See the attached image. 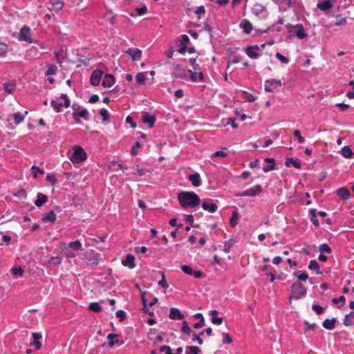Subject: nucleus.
Here are the masks:
<instances>
[{"label": "nucleus", "instance_id": "obj_1", "mask_svg": "<svg viewBox=\"0 0 354 354\" xmlns=\"http://www.w3.org/2000/svg\"><path fill=\"white\" fill-rule=\"evenodd\" d=\"M177 198L179 204L184 209L194 208L201 203L200 197L192 192H180Z\"/></svg>", "mask_w": 354, "mask_h": 354}, {"label": "nucleus", "instance_id": "obj_2", "mask_svg": "<svg viewBox=\"0 0 354 354\" xmlns=\"http://www.w3.org/2000/svg\"><path fill=\"white\" fill-rule=\"evenodd\" d=\"M307 293L306 288L300 283H294L291 286V295L289 300L292 299H299L306 297Z\"/></svg>", "mask_w": 354, "mask_h": 354}, {"label": "nucleus", "instance_id": "obj_3", "mask_svg": "<svg viewBox=\"0 0 354 354\" xmlns=\"http://www.w3.org/2000/svg\"><path fill=\"white\" fill-rule=\"evenodd\" d=\"M252 12L256 17L260 19H265L268 15L266 6L259 3H255L253 5Z\"/></svg>", "mask_w": 354, "mask_h": 354}, {"label": "nucleus", "instance_id": "obj_4", "mask_svg": "<svg viewBox=\"0 0 354 354\" xmlns=\"http://www.w3.org/2000/svg\"><path fill=\"white\" fill-rule=\"evenodd\" d=\"M189 73H192V71L185 70L179 65H175L172 69V76L174 79H187Z\"/></svg>", "mask_w": 354, "mask_h": 354}, {"label": "nucleus", "instance_id": "obj_5", "mask_svg": "<svg viewBox=\"0 0 354 354\" xmlns=\"http://www.w3.org/2000/svg\"><path fill=\"white\" fill-rule=\"evenodd\" d=\"M86 159V153L82 147H75L74 152L71 158L73 162H80Z\"/></svg>", "mask_w": 354, "mask_h": 354}, {"label": "nucleus", "instance_id": "obj_6", "mask_svg": "<svg viewBox=\"0 0 354 354\" xmlns=\"http://www.w3.org/2000/svg\"><path fill=\"white\" fill-rule=\"evenodd\" d=\"M73 109L74 111L73 113V118L76 123L78 124L80 122V118H84L86 121H88L89 120V113L86 109H84L81 111H78L75 108V104L73 105Z\"/></svg>", "mask_w": 354, "mask_h": 354}, {"label": "nucleus", "instance_id": "obj_7", "mask_svg": "<svg viewBox=\"0 0 354 354\" xmlns=\"http://www.w3.org/2000/svg\"><path fill=\"white\" fill-rule=\"evenodd\" d=\"M281 86V82L278 80L272 79L265 82V91L273 93L277 91V88Z\"/></svg>", "mask_w": 354, "mask_h": 354}, {"label": "nucleus", "instance_id": "obj_8", "mask_svg": "<svg viewBox=\"0 0 354 354\" xmlns=\"http://www.w3.org/2000/svg\"><path fill=\"white\" fill-rule=\"evenodd\" d=\"M19 40L26 41L30 44L32 43V39L30 35V28L28 26H24L21 28L19 34Z\"/></svg>", "mask_w": 354, "mask_h": 354}, {"label": "nucleus", "instance_id": "obj_9", "mask_svg": "<svg viewBox=\"0 0 354 354\" xmlns=\"http://www.w3.org/2000/svg\"><path fill=\"white\" fill-rule=\"evenodd\" d=\"M103 75V71L97 69L92 72L91 78H90V82L93 86H97L99 85L100 80L102 79Z\"/></svg>", "mask_w": 354, "mask_h": 354}, {"label": "nucleus", "instance_id": "obj_10", "mask_svg": "<svg viewBox=\"0 0 354 354\" xmlns=\"http://www.w3.org/2000/svg\"><path fill=\"white\" fill-rule=\"evenodd\" d=\"M292 28L295 30V31L293 30H290V34H295L297 35V37L299 39H303L304 38H306L307 37V34L306 32H305V30H304V26L301 25V24H297L294 26H292Z\"/></svg>", "mask_w": 354, "mask_h": 354}, {"label": "nucleus", "instance_id": "obj_11", "mask_svg": "<svg viewBox=\"0 0 354 354\" xmlns=\"http://www.w3.org/2000/svg\"><path fill=\"white\" fill-rule=\"evenodd\" d=\"M337 0H324L317 3V7L322 11L326 12L333 7Z\"/></svg>", "mask_w": 354, "mask_h": 354}, {"label": "nucleus", "instance_id": "obj_12", "mask_svg": "<svg viewBox=\"0 0 354 354\" xmlns=\"http://www.w3.org/2000/svg\"><path fill=\"white\" fill-rule=\"evenodd\" d=\"M260 48L258 46H251L246 48L245 53L249 57L256 59L259 56L258 52L260 50Z\"/></svg>", "mask_w": 354, "mask_h": 354}, {"label": "nucleus", "instance_id": "obj_13", "mask_svg": "<svg viewBox=\"0 0 354 354\" xmlns=\"http://www.w3.org/2000/svg\"><path fill=\"white\" fill-rule=\"evenodd\" d=\"M64 3L60 0H53L48 3V8L55 12H59L64 7Z\"/></svg>", "mask_w": 354, "mask_h": 354}, {"label": "nucleus", "instance_id": "obj_14", "mask_svg": "<svg viewBox=\"0 0 354 354\" xmlns=\"http://www.w3.org/2000/svg\"><path fill=\"white\" fill-rule=\"evenodd\" d=\"M126 53L129 55L133 61L140 60L142 55V51L139 49L129 48L126 51Z\"/></svg>", "mask_w": 354, "mask_h": 354}, {"label": "nucleus", "instance_id": "obj_15", "mask_svg": "<svg viewBox=\"0 0 354 354\" xmlns=\"http://www.w3.org/2000/svg\"><path fill=\"white\" fill-rule=\"evenodd\" d=\"M56 220V214L53 211H50L46 214L43 215L41 221L44 223H54Z\"/></svg>", "mask_w": 354, "mask_h": 354}, {"label": "nucleus", "instance_id": "obj_16", "mask_svg": "<svg viewBox=\"0 0 354 354\" xmlns=\"http://www.w3.org/2000/svg\"><path fill=\"white\" fill-rule=\"evenodd\" d=\"M337 194L342 200H347L351 198L349 190L346 187H341L337 190Z\"/></svg>", "mask_w": 354, "mask_h": 354}, {"label": "nucleus", "instance_id": "obj_17", "mask_svg": "<svg viewBox=\"0 0 354 354\" xmlns=\"http://www.w3.org/2000/svg\"><path fill=\"white\" fill-rule=\"evenodd\" d=\"M202 208L209 213H214L217 210V205L214 203H209L208 201H204L202 203Z\"/></svg>", "mask_w": 354, "mask_h": 354}, {"label": "nucleus", "instance_id": "obj_18", "mask_svg": "<svg viewBox=\"0 0 354 354\" xmlns=\"http://www.w3.org/2000/svg\"><path fill=\"white\" fill-rule=\"evenodd\" d=\"M114 77L112 75L107 74L104 77L102 84L104 87L109 88L114 84Z\"/></svg>", "mask_w": 354, "mask_h": 354}, {"label": "nucleus", "instance_id": "obj_19", "mask_svg": "<svg viewBox=\"0 0 354 354\" xmlns=\"http://www.w3.org/2000/svg\"><path fill=\"white\" fill-rule=\"evenodd\" d=\"M135 258L132 254H127L124 260L122 261V263L124 266H127L129 268H133L135 267Z\"/></svg>", "mask_w": 354, "mask_h": 354}, {"label": "nucleus", "instance_id": "obj_20", "mask_svg": "<svg viewBox=\"0 0 354 354\" xmlns=\"http://www.w3.org/2000/svg\"><path fill=\"white\" fill-rule=\"evenodd\" d=\"M336 322H337V319L336 318L326 319L322 322V326L326 329L333 330V329L335 328Z\"/></svg>", "mask_w": 354, "mask_h": 354}, {"label": "nucleus", "instance_id": "obj_21", "mask_svg": "<svg viewBox=\"0 0 354 354\" xmlns=\"http://www.w3.org/2000/svg\"><path fill=\"white\" fill-rule=\"evenodd\" d=\"M33 342L30 343L31 346H35L36 349H39L41 346V344L39 339L41 338V335L38 333H32Z\"/></svg>", "mask_w": 354, "mask_h": 354}, {"label": "nucleus", "instance_id": "obj_22", "mask_svg": "<svg viewBox=\"0 0 354 354\" xmlns=\"http://www.w3.org/2000/svg\"><path fill=\"white\" fill-rule=\"evenodd\" d=\"M118 336V334H115V333H110L107 336V339H109V347H113L115 344H119V345H122L123 344L122 342H120L118 339H115V338Z\"/></svg>", "mask_w": 354, "mask_h": 354}, {"label": "nucleus", "instance_id": "obj_23", "mask_svg": "<svg viewBox=\"0 0 354 354\" xmlns=\"http://www.w3.org/2000/svg\"><path fill=\"white\" fill-rule=\"evenodd\" d=\"M240 27L243 30L244 32L249 34L252 30V24L247 19H243L240 23Z\"/></svg>", "mask_w": 354, "mask_h": 354}, {"label": "nucleus", "instance_id": "obj_24", "mask_svg": "<svg viewBox=\"0 0 354 354\" xmlns=\"http://www.w3.org/2000/svg\"><path fill=\"white\" fill-rule=\"evenodd\" d=\"M48 201V197L46 195L39 192L37 195V199L35 201V205L37 207H41L43 204L46 203Z\"/></svg>", "mask_w": 354, "mask_h": 354}, {"label": "nucleus", "instance_id": "obj_25", "mask_svg": "<svg viewBox=\"0 0 354 354\" xmlns=\"http://www.w3.org/2000/svg\"><path fill=\"white\" fill-rule=\"evenodd\" d=\"M169 317L171 319H182L183 315L180 313L179 309L171 308L169 313Z\"/></svg>", "mask_w": 354, "mask_h": 354}, {"label": "nucleus", "instance_id": "obj_26", "mask_svg": "<svg viewBox=\"0 0 354 354\" xmlns=\"http://www.w3.org/2000/svg\"><path fill=\"white\" fill-rule=\"evenodd\" d=\"M189 181L192 183V185L194 187H198L201 185V178L200 175L198 173H194L191 174L188 177Z\"/></svg>", "mask_w": 354, "mask_h": 354}, {"label": "nucleus", "instance_id": "obj_27", "mask_svg": "<svg viewBox=\"0 0 354 354\" xmlns=\"http://www.w3.org/2000/svg\"><path fill=\"white\" fill-rule=\"evenodd\" d=\"M249 196H255L259 194L262 192V187L261 185H257L252 187L248 189Z\"/></svg>", "mask_w": 354, "mask_h": 354}, {"label": "nucleus", "instance_id": "obj_28", "mask_svg": "<svg viewBox=\"0 0 354 354\" xmlns=\"http://www.w3.org/2000/svg\"><path fill=\"white\" fill-rule=\"evenodd\" d=\"M142 121L145 124H148L149 127L152 128L154 125L156 118L152 115H146L142 118Z\"/></svg>", "mask_w": 354, "mask_h": 354}, {"label": "nucleus", "instance_id": "obj_29", "mask_svg": "<svg viewBox=\"0 0 354 354\" xmlns=\"http://www.w3.org/2000/svg\"><path fill=\"white\" fill-rule=\"evenodd\" d=\"M191 74L190 75V80L193 82H196L198 80L200 82H203L204 80V75L203 73L201 72H194V73H189Z\"/></svg>", "mask_w": 354, "mask_h": 354}, {"label": "nucleus", "instance_id": "obj_30", "mask_svg": "<svg viewBox=\"0 0 354 354\" xmlns=\"http://www.w3.org/2000/svg\"><path fill=\"white\" fill-rule=\"evenodd\" d=\"M341 154L346 158H351L353 157V152L349 147L344 146L341 149Z\"/></svg>", "mask_w": 354, "mask_h": 354}, {"label": "nucleus", "instance_id": "obj_31", "mask_svg": "<svg viewBox=\"0 0 354 354\" xmlns=\"http://www.w3.org/2000/svg\"><path fill=\"white\" fill-rule=\"evenodd\" d=\"M286 167H294L296 169H300L301 168V164L297 160H294L292 158H288L286 160Z\"/></svg>", "mask_w": 354, "mask_h": 354}, {"label": "nucleus", "instance_id": "obj_32", "mask_svg": "<svg viewBox=\"0 0 354 354\" xmlns=\"http://www.w3.org/2000/svg\"><path fill=\"white\" fill-rule=\"evenodd\" d=\"M308 268L312 270H315L316 274H321L322 272L319 270V266L315 260H311L308 265Z\"/></svg>", "mask_w": 354, "mask_h": 354}, {"label": "nucleus", "instance_id": "obj_33", "mask_svg": "<svg viewBox=\"0 0 354 354\" xmlns=\"http://www.w3.org/2000/svg\"><path fill=\"white\" fill-rule=\"evenodd\" d=\"M57 72V67L56 65L55 64H48L47 65V70L45 73V75L48 76V75H55Z\"/></svg>", "mask_w": 354, "mask_h": 354}, {"label": "nucleus", "instance_id": "obj_34", "mask_svg": "<svg viewBox=\"0 0 354 354\" xmlns=\"http://www.w3.org/2000/svg\"><path fill=\"white\" fill-rule=\"evenodd\" d=\"M310 212V214L311 216V221L312 223L316 226V227H319V221L318 219L317 218V210L315 209H310L309 211Z\"/></svg>", "mask_w": 354, "mask_h": 354}, {"label": "nucleus", "instance_id": "obj_35", "mask_svg": "<svg viewBox=\"0 0 354 354\" xmlns=\"http://www.w3.org/2000/svg\"><path fill=\"white\" fill-rule=\"evenodd\" d=\"M239 213L237 212H233L232 217L230 221V224L231 227H234L237 224L239 221Z\"/></svg>", "mask_w": 354, "mask_h": 354}, {"label": "nucleus", "instance_id": "obj_36", "mask_svg": "<svg viewBox=\"0 0 354 354\" xmlns=\"http://www.w3.org/2000/svg\"><path fill=\"white\" fill-rule=\"evenodd\" d=\"M318 249H319V251L320 252V253H322V254H324V253L330 254L332 252L331 248L326 243L321 244L319 246Z\"/></svg>", "mask_w": 354, "mask_h": 354}, {"label": "nucleus", "instance_id": "obj_37", "mask_svg": "<svg viewBox=\"0 0 354 354\" xmlns=\"http://www.w3.org/2000/svg\"><path fill=\"white\" fill-rule=\"evenodd\" d=\"M3 88L8 94H12L15 89V84L12 83H6L3 85Z\"/></svg>", "mask_w": 354, "mask_h": 354}, {"label": "nucleus", "instance_id": "obj_38", "mask_svg": "<svg viewBox=\"0 0 354 354\" xmlns=\"http://www.w3.org/2000/svg\"><path fill=\"white\" fill-rule=\"evenodd\" d=\"M68 246L75 251H78L82 248V243L80 241L77 240L75 241L70 242Z\"/></svg>", "mask_w": 354, "mask_h": 354}, {"label": "nucleus", "instance_id": "obj_39", "mask_svg": "<svg viewBox=\"0 0 354 354\" xmlns=\"http://www.w3.org/2000/svg\"><path fill=\"white\" fill-rule=\"evenodd\" d=\"M181 330L183 333H185L188 335H189L192 332L191 328L188 325L187 322L186 321L183 322Z\"/></svg>", "mask_w": 354, "mask_h": 354}, {"label": "nucleus", "instance_id": "obj_40", "mask_svg": "<svg viewBox=\"0 0 354 354\" xmlns=\"http://www.w3.org/2000/svg\"><path fill=\"white\" fill-rule=\"evenodd\" d=\"M200 351L198 347L190 346L186 348L185 354H198Z\"/></svg>", "mask_w": 354, "mask_h": 354}, {"label": "nucleus", "instance_id": "obj_41", "mask_svg": "<svg viewBox=\"0 0 354 354\" xmlns=\"http://www.w3.org/2000/svg\"><path fill=\"white\" fill-rule=\"evenodd\" d=\"M235 241L232 239H230L227 241H225L224 243L223 250L225 252L228 253L230 251L231 248L234 244Z\"/></svg>", "mask_w": 354, "mask_h": 354}, {"label": "nucleus", "instance_id": "obj_42", "mask_svg": "<svg viewBox=\"0 0 354 354\" xmlns=\"http://www.w3.org/2000/svg\"><path fill=\"white\" fill-rule=\"evenodd\" d=\"M146 77L143 73H138L136 75V81L139 84L143 85L145 83Z\"/></svg>", "mask_w": 354, "mask_h": 354}, {"label": "nucleus", "instance_id": "obj_43", "mask_svg": "<svg viewBox=\"0 0 354 354\" xmlns=\"http://www.w3.org/2000/svg\"><path fill=\"white\" fill-rule=\"evenodd\" d=\"M89 309L93 312H100L102 310V308L97 302L91 303Z\"/></svg>", "mask_w": 354, "mask_h": 354}, {"label": "nucleus", "instance_id": "obj_44", "mask_svg": "<svg viewBox=\"0 0 354 354\" xmlns=\"http://www.w3.org/2000/svg\"><path fill=\"white\" fill-rule=\"evenodd\" d=\"M13 118L15 119L16 124H20L24 120V116L22 115L19 112L15 113L13 115Z\"/></svg>", "mask_w": 354, "mask_h": 354}, {"label": "nucleus", "instance_id": "obj_45", "mask_svg": "<svg viewBox=\"0 0 354 354\" xmlns=\"http://www.w3.org/2000/svg\"><path fill=\"white\" fill-rule=\"evenodd\" d=\"M61 263H62V259L59 257H53L48 261V262L46 263L47 264L53 263L54 265L58 266V265L61 264Z\"/></svg>", "mask_w": 354, "mask_h": 354}, {"label": "nucleus", "instance_id": "obj_46", "mask_svg": "<svg viewBox=\"0 0 354 354\" xmlns=\"http://www.w3.org/2000/svg\"><path fill=\"white\" fill-rule=\"evenodd\" d=\"M100 115L102 117L104 122H106L109 119V113L106 109H102L100 111Z\"/></svg>", "mask_w": 354, "mask_h": 354}, {"label": "nucleus", "instance_id": "obj_47", "mask_svg": "<svg viewBox=\"0 0 354 354\" xmlns=\"http://www.w3.org/2000/svg\"><path fill=\"white\" fill-rule=\"evenodd\" d=\"M50 104L56 112H59L61 111V108L63 106L62 103H59L54 100L51 101Z\"/></svg>", "mask_w": 354, "mask_h": 354}, {"label": "nucleus", "instance_id": "obj_48", "mask_svg": "<svg viewBox=\"0 0 354 354\" xmlns=\"http://www.w3.org/2000/svg\"><path fill=\"white\" fill-rule=\"evenodd\" d=\"M31 169H32V171L33 174L34 178H37V174H44V170H42L39 167L34 166V165L31 167Z\"/></svg>", "mask_w": 354, "mask_h": 354}, {"label": "nucleus", "instance_id": "obj_49", "mask_svg": "<svg viewBox=\"0 0 354 354\" xmlns=\"http://www.w3.org/2000/svg\"><path fill=\"white\" fill-rule=\"evenodd\" d=\"M346 24V19L345 17H342L340 15L337 16V21L335 23L336 26H344Z\"/></svg>", "mask_w": 354, "mask_h": 354}, {"label": "nucleus", "instance_id": "obj_50", "mask_svg": "<svg viewBox=\"0 0 354 354\" xmlns=\"http://www.w3.org/2000/svg\"><path fill=\"white\" fill-rule=\"evenodd\" d=\"M162 275V279L158 281V285L163 288H167L169 287L168 283L165 278V274L162 272H160Z\"/></svg>", "mask_w": 354, "mask_h": 354}, {"label": "nucleus", "instance_id": "obj_51", "mask_svg": "<svg viewBox=\"0 0 354 354\" xmlns=\"http://www.w3.org/2000/svg\"><path fill=\"white\" fill-rule=\"evenodd\" d=\"M181 270L182 271L186 274H188V275H192V273H193V270L192 269L191 267H189V266H187V265H183L181 266Z\"/></svg>", "mask_w": 354, "mask_h": 354}, {"label": "nucleus", "instance_id": "obj_52", "mask_svg": "<svg viewBox=\"0 0 354 354\" xmlns=\"http://www.w3.org/2000/svg\"><path fill=\"white\" fill-rule=\"evenodd\" d=\"M46 180L48 182L50 183L52 185H55L57 180L55 177V176L53 174H48L46 176Z\"/></svg>", "mask_w": 354, "mask_h": 354}, {"label": "nucleus", "instance_id": "obj_53", "mask_svg": "<svg viewBox=\"0 0 354 354\" xmlns=\"http://www.w3.org/2000/svg\"><path fill=\"white\" fill-rule=\"evenodd\" d=\"M8 50V47L5 44L0 43V57L6 56Z\"/></svg>", "mask_w": 354, "mask_h": 354}, {"label": "nucleus", "instance_id": "obj_54", "mask_svg": "<svg viewBox=\"0 0 354 354\" xmlns=\"http://www.w3.org/2000/svg\"><path fill=\"white\" fill-rule=\"evenodd\" d=\"M293 134L298 139L299 143H304L305 142V139L301 136L299 130H295Z\"/></svg>", "mask_w": 354, "mask_h": 354}, {"label": "nucleus", "instance_id": "obj_55", "mask_svg": "<svg viewBox=\"0 0 354 354\" xmlns=\"http://www.w3.org/2000/svg\"><path fill=\"white\" fill-rule=\"evenodd\" d=\"M294 275L297 276V277L298 278L299 280L303 281H306L308 278V274L305 272H302L301 274H299V275L297 274V272H295Z\"/></svg>", "mask_w": 354, "mask_h": 354}, {"label": "nucleus", "instance_id": "obj_56", "mask_svg": "<svg viewBox=\"0 0 354 354\" xmlns=\"http://www.w3.org/2000/svg\"><path fill=\"white\" fill-rule=\"evenodd\" d=\"M12 273L14 275L21 276L24 273V270L21 267H15L12 269Z\"/></svg>", "mask_w": 354, "mask_h": 354}, {"label": "nucleus", "instance_id": "obj_57", "mask_svg": "<svg viewBox=\"0 0 354 354\" xmlns=\"http://www.w3.org/2000/svg\"><path fill=\"white\" fill-rule=\"evenodd\" d=\"M189 42V38L188 37V36L186 35H182V38L180 41V46H187Z\"/></svg>", "mask_w": 354, "mask_h": 354}, {"label": "nucleus", "instance_id": "obj_58", "mask_svg": "<svg viewBox=\"0 0 354 354\" xmlns=\"http://www.w3.org/2000/svg\"><path fill=\"white\" fill-rule=\"evenodd\" d=\"M276 57L282 63L288 64L289 62V59L279 53H276Z\"/></svg>", "mask_w": 354, "mask_h": 354}, {"label": "nucleus", "instance_id": "obj_59", "mask_svg": "<svg viewBox=\"0 0 354 354\" xmlns=\"http://www.w3.org/2000/svg\"><path fill=\"white\" fill-rule=\"evenodd\" d=\"M222 335L223 337V344H230L232 342V339L228 333H223Z\"/></svg>", "mask_w": 354, "mask_h": 354}, {"label": "nucleus", "instance_id": "obj_60", "mask_svg": "<svg viewBox=\"0 0 354 354\" xmlns=\"http://www.w3.org/2000/svg\"><path fill=\"white\" fill-rule=\"evenodd\" d=\"M61 98H62V99H63V100H64V106H65L66 108L69 107V106H70V104H71V101H70V100H69L68 97L67 96V95H66V94H64V93H62V94L61 95Z\"/></svg>", "mask_w": 354, "mask_h": 354}, {"label": "nucleus", "instance_id": "obj_61", "mask_svg": "<svg viewBox=\"0 0 354 354\" xmlns=\"http://www.w3.org/2000/svg\"><path fill=\"white\" fill-rule=\"evenodd\" d=\"M223 317H213L211 319V322L212 324L216 325H221L223 323Z\"/></svg>", "mask_w": 354, "mask_h": 354}, {"label": "nucleus", "instance_id": "obj_62", "mask_svg": "<svg viewBox=\"0 0 354 354\" xmlns=\"http://www.w3.org/2000/svg\"><path fill=\"white\" fill-rule=\"evenodd\" d=\"M115 315L116 317L120 319V322L123 321L126 317L125 313L122 310H118L116 311Z\"/></svg>", "mask_w": 354, "mask_h": 354}, {"label": "nucleus", "instance_id": "obj_63", "mask_svg": "<svg viewBox=\"0 0 354 354\" xmlns=\"http://www.w3.org/2000/svg\"><path fill=\"white\" fill-rule=\"evenodd\" d=\"M312 308L314 311H315V313L317 315H320L324 311V308L322 306H320L319 305H317V304L313 305Z\"/></svg>", "mask_w": 354, "mask_h": 354}, {"label": "nucleus", "instance_id": "obj_64", "mask_svg": "<svg viewBox=\"0 0 354 354\" xmlns=\"http://www.w3.org/2000/svg\"><path fill=\"white\" fill-rule=\"evenodd\" d=\"M189 62L192 65V66L193 67V69L194 71H199L200 70V66L199 65L196 63V60L195 58H191L189 59Z\"/></svg>", "mask_w": 354, "mask_h": 354}]
</instances>
